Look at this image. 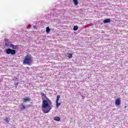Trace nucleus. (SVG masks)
<instances>
[{
	"label": "nucleus",
	"mask_w": 128,
	"mask_h": 128,
	"mask_svg": "<svg viewBox=\"0 0 128 128\" xmlns=\"http://www.w3.org/2000/svg\"><path fill=\"white\" fill-rule=\"evenodd\" d=\"M6 54H16V50H12L10 48L6 49Z\"/></svg>",
	"instance_id": "nucleus-3"
},
{
	"label": "nucleus",
	"mask_w": 128,
	"mask_h": 128,
	"mask_svg": "<svg viewBox=\"0 0 128 128\" xmlns=\"http://www.w3.org/2000/svg\"><path fill=\"white\" fill-rule=\"evenodd\" d=\"M19 108L20 110H26V107L23 104H21L19 106Z\"/></svg>",
	"instance_id": "nucleus-4"
},
{
	"label": "nucleus",
	"mask_w": 128,
	"mask_h": 128,
	"mask_svg": "<svg viewBox=\"0 0 128 128\" xmlns=\"http://www.w3.org/2000/svg\"><path fill=\"white\" fill-rule=\"evenodd\" d=\"M10 48H13V50H16V46H14L12 44H10Z\"/></svg>",
	"instance_id": "nucleus-9"
},
{
	"label": "nucleus",
	"mask_w": 128,
	"mask_h": 128,
	"mask_svg": "<svg viewBox=\"0 0 128 128\" xmlns=\"http://www.w3.org/2000/svg\"><path fill=\"white\" fill-rule=\"evenodd\" d=\"M4 120L6 122H7V124H8V122H10V119L8 117H6Z\"/></svg>",
	"instance_id": "nucleus-10"
},
{
	"label": "nucleus",
	"mask_w": 128,
	"mask_h": 128,
	"mask_svg": "<svg viewBox=\"0 0 128 128\" xmlns=\"http://www.w3.org/2000/svg\"><path fill=\"white\" fill-rule=\"evenodd\" d=\"M14 84L16 86H18V82H16V83H14Z\"/></svg>",
	"instance_id": "nucleus-17"
},
{
	"label": "nucleus",
	"mask_w": 128,
	"mask_h": 128,
	"mask_svg": "<svg viewBox=\"0 0 128 128\" xmlns=\"http://www.w3.org/2000/svg\"><path fill=\"white\" fill-rule=\"evenodd\" d=\"M32 64V56L31 54H27L24 58L23 60V64H27L30 66Z\"/></svg>",
	"instance_id": "nucleus-2"
},
{
	"label": "nucleus",
	"mask_w": 128,
	"mask_h": 128,
	"mask_svg": "<svg viewBox=\"0 0 128 128\" xmlns=\"http://www.w3.org/2000/svg\"><path fill=\"white\" fill-rule=\"evenodd\" d=\"M34 28H36V26H34Z\"/></svg>",
	"instance_id": "nucleus-19"
},
{
	"label": "nucleus",
	"mask_w": 128,
	"mask_h": 128,
	"mask_svg": "<svg viewBox=\"0 0 128 128\" xmlns=\"http://www.w3.org/2000/svg\"><path fill=\"white\" fill-rule=\"evenodd\" d=\"M103 22L104 24H108V22H110V18H107L106 20H104L103 21Z\"/></svg>",
	"instance_id": "nucleus-7"
},
{
	"label": "nucleus",
	"mask_w": 128,
	"mask_h": 128,
	"mask_svg": "<svg viewBox=\"0 0 128 128\" xmlns=\"http://www.w3.org/2000/svg\"><path fill=\"white\" fill-rule=\"evenodd\" d=\"M60 96L58 95L56 97V102H58V100H60Z\"/></svg>",
	"instance_id": "nucleus-13"
},
{
	"label": "nucleus",
	"mask_w": 128,
	"mask_h": 128,
	"mask_svg": "<svg viewBox=\"0 0 128 128\" xmlns=\"http://www.w3.org/2000/svg\"><path fill=\"white\" fill-rule=\"evenodd\" d=\"M68 58H72V54H68Z\"/></svg>",
	"instance_id": "nucleus-16"
},
{
	"label": "nucleus",
	"mask_w": 128,
	"mask_h": 128,
	"mask_svg": "<svg viewBox=\"0 0 128 128\" xmlns=\"http://www.w3.org/2000/svg\"><path fill=\"white\" fill-rule=\"evenodd\" d=\"M73 30H78V26H74Z\"/></svg>",
	"instance_id": "nucleus-15"
},
{
	"label": "nucleus",
	"mask_w": 128,
	"mask_h": 128,
	"mask_svg": "<svg viewBox=\"0 0 128 128\" xmlns=\"http://www.w3.org/2000/svg\"><path fill=\"white\" fill-rule=\"evenodd\" d=\"M24 102H30V98L28 97H26V98H24Z\"/></svg>",
	"instance_id": "nucleus-6"
},
{
	"label": "nucleus",
	"mask_w": 128,
	"mask_h": 128,
	"mask_svg": "<svg viewBox=\"0 0 128 128\" xmlns=\"http://www.w3.org/2000/svg\"><path fill=\"white\" fill-rule=\"evenodd\" d=\"M82 98H86V97L84 96V95H82Z\"/></svg>",
	"instance_id": "nucleus-18"
},
{
	"label": "nucleus",
	"mask_w": 128,
	"mask_h": 128,
	"mask_svg": "<svg viewBox=\"0 0 128 128\" xmlns=\"http://www.w3.org/2000/svg\"><path fill=\"white\" fill-rule=\"evenodd\" d=\"M41 96L42 100V110L44 114H48L50 112V110L52 108V102L44 93L41 92Z\"/></svg>",
	"instance_id": "nucleus-1"
},
{
	"label": "nucleus",
	"mask_w": 128,
	"mask_h": 128,
	"mask_svg": "<svg viewBox=\"0 0 128 128\" xmlns=\"http://www.w3.org/2000/svg\"><path fill=\"white\" fill-rule=\"evenodd\" d=\"M60 104H62V103H58V102H56V108H58V106H60Z\"/></svg>",
	"instance_id": "nucleus-14"
},
{
	"label": "nucleus",
	"mask_w": 128,
	"mask_h": 128,
	"mask_svg": "<svg viewBox=\"0 0 128 128\" xmlns=\"http://www.w3.org/2000/svg\"><path fill=\"white\" fill-rule=\"evenodd\" d=\"M27 68H28V67Z\"/></svg>",
	"instance_id": "nucleus-20"
},
{
	"label": "nucleus",
	"mask_w": 128,
	"mask_h": 128,
	"mask_svg": "<svg viewBox=\"0 0 128 128\" xmlns=\"http://www.w3.org/2000/svg\"><path fill=\"white\" fill-rule=\"evenodd\" d=\"M115 104L116 106H120V98H117L115 102Z\"/></svg>",
	"instance_id": "nucleus-5"
},
{
	"label": "nucleus",
	"mask_w": 128,
	"mask_h": 128,
	"mask_svg": "<svg viewBox=\"0 0 128 128\" xmlns=\"http://www.w3.org/2000/svg\"><path fill=\"white\" fill-rule=\"evenodd\" d=\"M73 2L75 6H78V0H73Z\"/></svg>",
	"instance_id": "nucleus-11"
},
{
	"label": "nucleus",
	"mask_w": 128,
	"mask_h": 128,
	"mask_svg": "<svg viewBox=\"0 0 128 128\" xmlns=\"http://www.w3.org/2000/svg\"><path fill=\"white\" fill-rule=\"evenodd\" d=\"M54 120H56V122H60V118L58 116H56L54 118Z\"/></svg>",
	"instance_id": "nucleus-8"
},
{
	"label": "nucleus",
	"mask_w": 128,
	"mask_h": 128,
	"mask_svg": "<svg viewBox=\"0 0 128 128\" xmlns=\"http://www.w3.org/2000/svg\"><path fill=\"white\" fill-rule=\"evenodd\" d=\"M50 32V27H46V32H47V34H49Z\"/></svg>",
	"instance_id": "nucleus-12"
}]
</instances>
